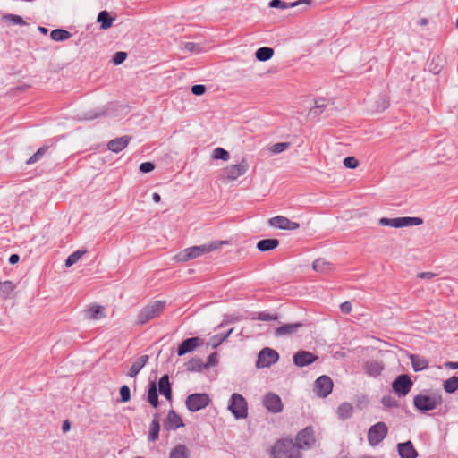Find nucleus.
Wrapping results in <instances>:
<instances>
[{
  "label": "nucleus",
  "mask_w": 458,
  "mask_h": 458,
  "mask_svg": "<svg viewBox=\"0 0 458 458\" xmlns=\"http://www.w3.org/2000/svg\"><path fill=\"white\" fill-rule=\"evenodd\" d=\"M222 244L223 242H211L207 244L186 248L183 250L180 251L174 257V259L178 262H186L198 257H201L207 253L212 252L217 250Z\"/></svg>",
  "instance_id": "f257e3e1"
},
{
  "label": "nucleus",
  "mask_w": 458,
  "mask_h": 458,
  "mask_svg": "<svg viewBox=\"0 0 458 458\" xmlns=\"http://www.w3.org/2000/svg\"><path fill=\"white\" fill-rule=\"evenodd\" d=\"M271 458H302L294 442L291 439H279L271 448Z\"/></svg>",
  "instance_id": "f03ea898"
},
{
  "label": "nucleus",
  "mask_w": 458,
  "mask_h": 458,
  "mask_svg": "<svg viewBox=\"0 0 458 458\" xmlns=\"http://www.w3.org/2000/svg\"><path fill=\"white\" fill-rule=\"evenodd\" d=\"M165 307V301H155L145 306L138 314L137 323L144 325L149 320L156 318L161 315Z\"/></svg>",
  "instance_id": "7ed1b4c3"
},
{
  "label": "nucleus",
  "mask_w": 458,
  "mask_h": 458,
  "mask_svg": "<svg viewBox=\"0 0 458 458\" xmlns=\"http://www.w3.org/2000/svg\"><path fill=\"white\" fill-rule=\"evenodd\" d=\"M228 410L235 419H245L248 416V404L246 399L240 394L234 393L230 398Z\"/></svg>",
  "instance_id": "20e7f679"
},
{
  "label": "nucleus",
  "mask_w": 458,
  "mask_h": 458,
  "mask_svg": "<svg viewBox=\"0 0 458 458\" xmlns=\"http://www.w3.org/2000/svg\"><path fill=\"white\" fill-rule=\"evenodd\" d=\"M442 403L439 395L417 394L413 399L415 408L420 411H429L437 408Z\"/></svg>",
  "instance_id": "39448f33"
},
{
  "label": "nucleus",
  "mask_w": 458,
  "mask_h": 458,
  "mask_svg": "<svg viewBox=\"0 0 458 458\" xmlns=\"http://www.w3.org/2000/svg\"><path fill=\"white\" fill-rule=\"evenodd\" d=\"M388 433V428L383 421H379L371 426L368 431V441L371 446H376L381 443Z\"/></svg>",
  "instance_id": "423d86ee"
},
{
  "label": "nucleus",
  "mask_w": 458,
  "mask_h": 458,
  "mask_svg": "<svg viewBox=\"0 0 458 458\" xmlns=\"http://www.w3.org/2000/svg\"><path fill=\"white\" fill-rule=\"evenodd\" d=\"M210 403V398L208 394L205 393H195L187 396L185 404L187 409L195 412L201 409L206 408Z\"/></svg>",
  "instance_id": "0eeeda50"
},
{
  "label": "nucleus",
  "mask_w": 458,
  "mask_h": 458,
  "mask_svg": "<svg viewBox=\"0 0 458 458\" xmlns=\"http://www.w3.org/2000/svg\"><path fill=\"white\" fill-rule=\"evenodd\" d=\"M278 360L279 354L276 351L269 347H265L259 352L258 355L256 367L258 369L268 368L277 362Z\"/></svg>",
  "instance_id": "6e6552de"
},
{
  "label": "nucleus",
  "mask_w": 458,
  "mask_h": 458,
  "mask_svg": "<svg viewBox=\"0 0 458 458\" xmlns=\"http://www.w3.org/2000/svg\"><path fill=\"white\" fill-rule=\"evenodd\" d=\"M411 386L412 381L406 374L397 376L392 383L394 392L400 397L407 395Z\"/></svg>",
  "instance_id": "1a4fd4ad"
},
{
  "label": "nucleus",
  "mask_w": 458,
  "mask_h": 458,
  "mask_svg": "<svg viewBox=\"0 0 458 458\" xmlns=\"http://www.w3.org/2000/svg\"><path fill=\"white\" fill-rule=\"evenodd\" d=\"M249 169L246 160L242 159L241 163L228 165L223 170V177L228 181H234L243 175Z\"/></svg>",
  "instance_id": "9d476101"
},
{
  "label": "nucleus",
  "mask_w": 458,
  "mask_h": 458,
  "mask_svg": "<svg viewBox=\"0 0 458 458\" xmlns=\"http://www.w3.org/2000/svg\"><path fill=\"white\" fill-rule=\"evenodd\" d=\"M316 439L313 429L310 427L305 428L296 436L295 445L300 449H310L315 445Z\"/></svg>",
  "instance_id": "9b49d317"
},
{
  "label": "nucleus",
  "mask_w": 458,
  "mask_h": 458,
  "mask_svg": "<svg viewBox=\"0 0 458 458\" xmlns=\"http://www.w3.org/2000/svg\"><path fill=\"white\" fill-rule=\"evenodd\" d=\"M263 404L272 413H279L283 411V403L280 396L275 393H268L263 397Z\"/></svg>",
  "instance_id": "f8f14e48"
},
{
  "label": "nucleus",
  "mask_w": 458,
  "mask_h": 458,
  "mask_svg": "<svg viewBox=\"0 0 458 458\" xmlns=\"http://www.w3.org/2000/svg\"><path fill=\"white\" fill-rule=\"evenodd\" d=\"M268 225L272 227L282 230H296L300 228V224L291 221L284 216H276L268 220Z\"/></svg>",
  "instance_id": "ddd939ff"
},
{
  "label": "nucleus",
  "mask_w": 458,
  "mask_h": 458,
  "mask_svg": "<svg viewBox=\"0 0 458 458\" xmlns=\"http://www.w3.org/2000/svg\"><path fill=\"white\" fill-rule=\"evenodd\" d=\"M333 389V381L328 376H320L315 381V391L320 397H327Z\"/></svg>",
  "instance_id": "4468645a"
},
{
  "label": "nucleus",
  "mask_w": 458,
  "mask_h": 458,
  "mask_svg": "<svg viewBox=\"0 0 458 458\" xmlns=\"http://www.w3.org/2000/svg\"><path fill=\"white\" fill-rule=\"evenodd\" d=\"M203 344V340L199 337H191L183 340L181 344L178 346L177 354L179 356H183L186 353H189L194 351L197 347L201 346Z\"/></svg>",
  "instance_id": "2eb2a0df"
},
{
  "label": "nucleus",
  "mask_w": 458,
  "mask_h": 458,
  "mask_svg": "<svg viewBox=\"0 0 458 458\" xmlns=\"http://www.w3.org/2000/svg\"><path fill=\"white\" fill-rule=\"evenodd\" d=\"M293 364L302 368L315 362L318 357L308 351H299L293 355Z\"/></svg>",
  "instance_id": "dca6fc26"
},
{
  "label": "nucleus",
  "mask_w": 458,
  "mask_h": 458,
  "mask_svg": "<svg viewBox=\"0 0 458 458\" xmlns=\"http://www.w3.org/2000/svg\"><path fill=\"white\" fill-rule=\"evenodd\" d=\"M163 426L166 430H176L184 426L182 419L174 410H170L164 420Z\"/></svg>",
  "instance_id": "f3484780"
},
{
  "label": "nucleus",
  "mask_w": 458,
  "mask_h": 458,
  "mask_svg": "<svg viewBox=\"0 0 458 458\" xmlns=\"http://www.w3.org/2000/svg\"><path fill=\"white\" fill-rule=\"evenodd\" d=\"M302 327L303 323L301 322L284 324L275 329V336L283 337L293 335L296 334Z\"/></svg>",
  "instance_id": "a211bd4d"
},
{
  "label": "nucleus",
  "mask_w": 458,
  "mask_h": 458,
  "mask_svg": "<svg viewBox=\"0 0 458 458\" xmlns=\"http://www.w3.org/2000/svg\"><path fill=\"white\" fill-rule=\"evenodd\" d=\"M397 451L401 458H416L418 456V452L410 440L404 443H399L397 445Z\"/></svg>",
  "instance_id": "6ab92c4d"
},
{
  "label": "nucleus",
  "mask_w": 458,
  "mask_h": 458,
  "mask_svg": "<svg viewBox=\"0 0 458 458\" xmlns=\"http://www.w3.org/2000/svg\"><path fill=\"white\" fill-rule=\"evenodd\" d=\"M131 140L130 136H123L111 140L107 144V148L114 153H119L124 149Z\"/></svg>",
  "instance_id": "aec40b11"
},
{
  "label": "nucleus",
  "mask_w": 458,
  "mask_h": 458,
  "mask_svg": "<svg viewBox=\"0 0 458 458\" xmlns=\"http://www.w3.org/2000/svg\"><path fill=\"white\" fill-rule=\"evenodd\" d=\"M148 360V355H141L139 357L130 368L127 376L130 377H135L140 373L141 369L147 364Z\"/></svg>",
  "instance_id": "412c9836"
},
{
  "label": "nucleus",
  "mask_w": 458,
  "mask_h": 458,
  "mask_svg": "<svg viewBox=\"0 0 458 458\" xmlns=\"http://www.w3.org/2000/svg\"><path fill=\"white\" fill-rule=\"evenodd\" d=\"M16 285L10 280L0 282V299L5 301L13 297Z\"/></svg>",
  "instance_id": "4be33fe9"
},
{
  "label": "nucleus",
  "mask_w": 458,
  "mask_h": 458,
  "mask_svg": "<svg viewBox=\"0 0 458 458\" xmlns=\"http://www.w3.org/2000/svg\"><path fill=\"white\" fill-rule=\"evenodd\" d=\"M158 391L163 394L168 401L172 400V389L169 382L168 375H164L158 381Z\"/></svg>",
  "instance_id": "5701e85b"
},
{
  "label": "nucleus",
  "mask_w": 458,
  "mask_h": 458,
  "mask_svg": "<svg viewBox=\"0 0 458 458\" xmlns=\"http://www.w3.org/2000/svg\"><path fill=\"white\" fill-rule=\"evenodd\" d=\"M364 369L367 375L376 377L382 373L384 366L379 361L371 360L365 363Z\"/></svg>",
  "instance_id": "b1692460"
},
{
  "label": "nucleus",
  "mask_w": 458,
  "mask_h": 458,
  "mask_svg": "<svg viewBox=\"0 0 458 458\" xmlns=\"http://www.w3.org/2000/svg\"><path fill=\"white\" fill-rule=\"evenodd\" d=\"M379 225L383 226H391L394 228L406 227L405 216L396 218L383 217L379 219Z\"/></svg>",
  "instance_id": "393cba45"
},
{
  "label": "nucleus",
  "mask_w": 458,
  "mask_h": 458,
  "mask_svg": "<svg viewBox=\"0 0 458 458\" xmlns=\"http://www.w3.org/2000/svg\"><path fill=\"white\" fill-rule=\"evenodd\" d=\"M191 452L185 445H176L171 449L169 458H190Z\"/></svg>",
  "instance_id": "a878e982"
},
{
  "label": "nucleus",
  "mask_w": 458,
  "mask_h": 458,
  "mask_svg": "<svg viewBox=\"0 0 458 458\" xmlns=\"http://www.w3.org/2000/svg\"><path fill=\"white\" fill-rule=\"evenodd\" d=\"M279 245V241L277 239H263L258 242L257 249L259 251L265 252L269 251Z\"/></svg>",
  "instance_id": "bb28decb"
},
{
  "label": "nucleus",
  "mask_w": 458,
  "mask_h": 458,
  "mask_svg": "<svg viewBox=\"0 0 458 458\" xmlns=\"http://www.w3.org/2000/svg\"><path fill=\"white\" fill-rule=\"evenodd\" d=\"M409 357L411 361L412 369H414V371H421L428 368V363L425 358L417 354H411Z\"/></svg>",
  "instance_id": "cd10ccee"
},
{
  "label": "nucleus",
  "mask_w": 458,
  "mask_h": 458,
  "mask_svg": "<svg viewBox=\"0 0 458 458\" xmlns=\"http://www.w3.org/2000/svg\"><path fill=\"white\" fill-rule=\"evenodd\" d=\"M160 431V424L157 414H155L153 420L149 426L148 441L154 442L158 439Z\"/></svg>",
  "instance_id": "c85d7f7f"
},
{
  "label": "nucleus",
  "mask_w": 458,
  "mask_h": 458,
  "mask_svg": "<svg viewBox=\"0 0 458 458\" xmlns=\"http://www.w3.org/2000/svg\"><path fill=\"white\" fill-rule=\"evenodd\" d=\"M337 415L341 420H346L352 416L353 406L349 403H343L337 408Z\"/></svg>",
  "instance_id": "c756f323"
},
{
  "label": "nucleus",
  "mask_w": 458,
  "mask_h": 458,
  "mask_svg": "<svg viewBox=\"0 0 458 458\" xmlns=\"http://www.w3.org/2000/svg\"><path fill=\"white\" fill-rule=\"evenodd\" d=\"M114 18L111 17L108 12L101 11L98 15V22L100 23V28L102 30L109 29L114 21Z\"/></svg>",
  "instance_id": "7c9ffc66"
},
{
  "label": "nucleus",
  "mask_w": 458,
  "mask_h": 458,
  "mask_svg": "<svg viewBox=\"0 0 458 458\" xmlns=\"http://www.w3.org/2000/svg\"><path fill=\"white\" fill-rule=\"evenodd\" d=\"M148 402L154 407L157 408L159 404L157 388L155 382H150L148 385Z\"/></svg>",
  "instance_id": "2f4dec72"
},
{
  "label": "nucleus",
  "mask_w": 458,
  "mask_h": 458,
  "mask_svg": "<svg viewBox=\"0 0 458 458\" xmlns=\"http://www.w3.org/2000/svg\"><path fill=\"white\" fill-rule=\"evenodd\" d=\"M185 369L187 371H200L205 368V365L200 358L195 357L185 363Z\"/></svg>",
  "instance_id": "473e14b6"
},
{
  "label": "nucleus",
  "mask_w": 458,
  "mask_h": 458,
  "mask_svg": "<svg viewBox=\"0 0 458 458\" xmlns=\"http://www.w3.org/2000/svg\"><path fill=\"white\" fill-rule=\"evenodd\" d=\"M273 55H274V50L271 47H259L255 53L256 58L259 61H262V62L269 60L273 56Z\"/></svg>",
  "instance_id": "72a5a7b5"
},
{
  "label": "nucleus",
  "mask_w": 458,
  "mask_h": 458,
  "mask_svg": "<svg viewBox=\"0 0 458 458\" xmlns=\"http://www.w3.org/2000/svg\"><path fill=\"white\" fill-rule=\"evenodd\" d=\"M313 269L317 272L326 273L332 269V264L324 259H318L313 262Z\"/></svg>",
  "instance_id": "f704fd0d"
},
{
  "label": "nucleus",
  "mask_w": 458,
  "mask_h": 458,
  "mask_svg": "<svg viewBox=\"0 0 458 458\" xmlns=\"http://www.w3.org/2000/svg\"><path fill=\"white\" fill-rule=\"evenodd\" d=\"M86 316L91 319H98L104 317V309L102 306L94 305L86 310Z\"/></svg>",
  "instance_id": "c9c22d12"
},
{
  "label": "nucleus",
  "mask_w": 458,
  "mask_h": 458,
  "mask_svg": "<svg viewBox=\"0 0 458 458\" xmlns=\"http://www.w3.org/2000/svg\"><path fill=\"white\" fill-rule=\"evenodd\" d=\"M71 33L63 29L53 30L50 33V37L54 41H64L71 38Z\"/></svg>",
  "instance_id": "e433bc0d"
},
{
  "label": "nucleus",
  "mask_w": 458,
  "mask_h": 458,
  "mask_svg": "<svg viewBox=\"0 0 458 458\" xmlns=\"http://www.w3.org/2000/svg\"><path fill=\"white\" fill-rule=\"evenodd\" d=\"M444 389L446 393L452 394L458 389V377L453 376L444 383Z\"/></svg>",
  "instance_id": "4c0bfd02"
},
{
  "label": "nucleus",
  "mask_w": 458,
  "mask_h": 458,
  "mask_svg": "<svg viewBox=\"0 0 458 458\" xmlns=\"http://www.w3.org/2000/svg\"><path fill=\"white\" fill-rule=\"evenodd\" d=\"M85 253H86V250H79L74 251L73 253L69 255L68 258L66 259L65 266L67 267H72V265L77 263Z\"/></svg>",
  "instance_id": "58836bf2"
},
{
  "label": "nucleus",
  "mask_w": 458,
  "mask_h": 458,
  "mask_svg": "<svg viewBox=\"0 0 458 458\" xmlns=\"http://www.w3.org/2000/svg\"><path fill=\"white\" fill-rule=\"evenodd\" d=\"M49 147L48 146H43L41 148H39L37 152L35 154H33L27 161H26V164L27 165H31V164H35L37 163L38 161H39L44 156L45 154L47 153V151L48 150Z\"/></svg>",
  "instance_id": "ea45409f"
},
{
  "label": "nucleus",
  "mask_w": 458,
  "mask_h": 458,
  "mask_svg": "<svg viewBox=\"0 0 458 458\" xmlns=\"http://www.w3.org/2000/svg\"><path fill=\"white\" fill-rule=\"evenodd\" d=\"M304 2V0H299L297 2L287 4L286 2H284L282 0H271L269 2V6L271 8H281V9H286L289 6L293 7L298 5L300 3Z\"/></svg>",
  "instance_id": "a19ab883"
},
{
  "label": "nucleus",
  "mask_w": 458,
  "mask_h": 458,
  "mask_svg": "<svg viewBox=\"0 0 458 458\" xmlns=\"http://www.w3.org/2000/svg\"><path fill=\"white\" fill-rule=\"evenodd\" d=\"M290 147V142H278L269 147V151L273 154H279L287 150Z\"/></svg>",
  "instance_id": "79ce46f5"
},
{
  "label": "nucleus",
  "mask_w": 458,
  "mask_h": 458,
  "mask_svg": "<svg viewBox=\"0 0 458 458\" xmlns=\"http://www.w3.org/2000/svg\"><path fill=\"white\" fill-rule=\"evenodd\" d=\"M212 157L214 159H220L227 161L230 157L229 152L222 148H216L213 150Z\"/></svg>",
  "instance_id": "37998d69"
},
{
  "label": "nucleus",
  "mask_w": 458,
  "mask_h": 458,
  "mask_svg": "<svg viewBox=\"0 0 458 458\" xmlns=\"http://www.w3.org/2000/svg\"><path fill=\"white\" fill-rule=\"evenodd\" d=\"M3 19L5 20V21H10V22H12L13 24H15V25H20V26L27 25L25 21L20 15L5 14V15L3 16Z\"/></svg>",
  "instance_id": "c03bdc74"
},
{
  "label": "nucleus",
  "mask_w": 458,
  "mask_h": 458,
  "mask_svg": "<svg viewBox=\"0 0 458 458\" xmlns=\"http://www.w3.org/2000/svg\"><path fill=\"white\" fill-rule=\"evenodd\" d=\"M181 49L186 50L190 53H199L201 47L199 44L194 42H184L181 44Z\"/></svg>",
  "instance_id": "a18cd8bd"
},
{
  "label": "nucleus",
  "mask_w": 458,
  "mask_h": 458,
  "mask_svg": "<svg viewBox=\"0 0 458 458\" xmlns=\"http://www.w3.org/2000/svg\"><path fill=\"white\" fill-rule=\"evenodd\" d=\"M382 404L386 408H394L398 406L397 400L391 395H385L381 400Z\"/></svg>",
  "instance_id": "49530a36"
},
{
  "label": "nucleus",
  "mask_w": 458,
  "mask_h": 458,
  "mask_svg": "<svg viewBox=\"0 0 458 458\" xmlns=\"http://www.w3.org/2000/svg\"><path fill=\"white\" fill-rule=\"evenodd\" d=\"M131 399V391L128 386L124 385L120 388V401L126 403Z\"/></svg>",
  "instance_id": "de8ad7c7"
},
{
  "label": "nucleus",
  "mask_w": 458,
  "mask_h": 458,
  "mask_svg": "<svg viewBox=\"0 0 458 458\" xmlns=\"http://www.w3.org/2000/svg\"><path fill=\"white\" fill-rule=\"evenodd\" d=\"M252 319H258L261 321H271V320H276L277 315H272L266 312H260L257 317H253Z\"/></svg>",
  "instance_id": "09e8293b"
},
{
  "label": "nucleus",
  "mask_w": 458,
  "mask_h": 458,
  "mask_svg": "<svg viewBox=\"0 0 458 458\" xmlns=\"http://www.w3.org/2000/svg\"><path fill=\"white\" fill-rule=\"evenodd\" d=\"M343 164L347 168L354 169L358 166L359 162L354 157H347L344 159Z\"/></svg>",
  "instance_id": "8fccbe9b"
},
{
  "label": "nucleus",
  "mask_w": 458,
  "mask_h": 458,
  "mask_svg": "<svg viewBox=\"0 0 458 458\" xmlns=\"http://www.w3.org/2000/svg\"><path fill=\"white\" fill-rule=\"evenodd\" d=\"M127 54L125 52H117L114 55L113 62L114 64H121L125 61Z\"/></svg>",
  "instance_id": "3c124183"
},
{
  "label": "nucleus",
  "mask_w": 458,
  "mask_h": 458,
  "mask_svg": "<svg viewBox=\"0 0 458 458\" xmlns=\"http://www.w3.org/2000/svg\"><path fill=\"white\" fill-rule=\"evenodd\" d=\"M192 94L201 96L206 92V87L202 84H196L191 87Z\"/></svg>",
  "instance_id": "603ef678"
},
{
  "label": "nucleus",
  "mask_w": 458,
  "mask_h": 458,
  "mask_svg": "<svg viewBox=\"0 0 458 458\" xmlns=\"http://www.w3.org/2000/svg\"><path fill=\"white\" fill-rule=\"evenodd\" d=\"M406 226L420 225L423 223V220L420 217H409L405 216Z\"/></svg>",
  "instance_id": "864d4df0"
},
{
  "label": "nucleus",
  "mask_w": 458,
  "mask_h": 458,
  "mask_svg": "<svg viewBox=\"0 0 458 458\" xmlns=\"http://www.w3.org/2000/svg\"><path fill=\"white\" fill-rule=\"evenodd\" d=\"M155 168V165L151 162H144L140 165V171L142 173H149L153 171Z\"/></svg>",
  "instance_id": "5fc2aeb1"
},
{
  "label": "nucleus",
  "mask_w": 458,
  "mask_h": 458,
  "mask_svg": "<svg viewBox=\"0 0 458 458\" xmlns=\"http://www.w3.org/2000/svg\"><path fill=\"white\" fill-rule=\"evenodd\" d=\"M217 364V354L216 352H213L211 353L208 357V361L207 363H204L205 365V368H209L211 366H215Z\"/></svg>",
  "instance_id": "6e6d98bb"
},
{
  "label": "nucleus",
  "mask_w": 458,
  "mask_h": 458,
  "mask_svg": "<svg viewBox=\"0 0 458 458\" xmlns=\"http://www.w3.org/2000/svg\"><path fill=\"white\" fill-rule=\"evenodd\" d=\"M340 310L344 314H349L352 311V303L344 301L340 305Z\"/></svg>",
  "instance_id": "4d7b16f0"
},
{
  "label": "nucleus",
  "mask_w": 458,
  "mask_h": 458,
  "mask_svg": "<svg viewBox=\"0 0 458 458\" xmlns=\"http://www.w3.org/2000/svg\"><path fill=\"white\" fill-rule=\"evenodd\" d=\"M435 276V274L432 272H421L418 274V277L422 279H430Z\"/></svg>",
  "instance_id": "13d9d810"
},
{
  "label": "nucleus",
  "mask_w": 458,
  "mask_h": 458,
  "mask_svg": "<svg viewBox=\"0 0 458 458\" xmlns=\"http://www.w3.org/2000/svg\"><path fill=\"white\" fill-rule=\"evenodd\" d=\"M445 368L452 369H458V362L454 361H448L445 364Z\"/></svg>",
  "instance_id": "bf43d9fd"
},
{
  "label": "nucleus",
  "mask_w": 458,
  "mask_h": 458,
  "mask_svg": "<svg viewBox=\"0 0 458 458\" xmlns=\"http://www.w3.org/2000/svg\"><path fill=\"white\" fill-rule=\"evenodd\" d=\"M20 259V257L18 254H12L9 258L10 264H16Z\"/></svg>",
  "instance_id": "052dcab7"
},
{
  "label": "nucleus",
  "mask_w": 458,
  "mask_h": 458,
  "mask_svg": "<svg viewBox=\"0 0 458 458\" xmlns=\"http://www.w3.org/2000/svg\"><path fill=\"white\" fill-rule=\"evenodd\" d=\"M70 428H71V425H70L69 420H64L62 425V430L64 432H67L68 430H70Z\"/></svg>",
  "instance_id": "680f3d73"
},
{
  "label": "nucleus",
  "mask_w": 458,
  "mask_h": 458,
  "mask_svg": "<svg viewBox=\"0 0 458 458\" xmlns=\"http://www.w3.org/2000/svg\"><path fill=\"white\" fill-rule=\"evenodd\" d=\"M233 332V328H231L227 333L220 335V339L218 341V344L225 341L229 335L230 334Z\"/></svg>",
  "instance_id": "e2e57ef3"
},
{
  "label": "nucleus",
  "mask_w": 458,
  "mask_h": 458,
  "mask_svg": "<svg viewBox=\"0 0 458 458\" xmlns=\"http://www.w3.org/2000/svg\"><path fill=\"white\" fill-rule=\"evenodd\" d=\"M152 199L157 203L161 200V197L157 192H154L152 195Z\"/></svg>",
  "instance_id": "0e129e2a"
},
{
  "label": "nucleus",
  "mask_w": 458,
  "mask_h": 458,
  "mask_svg": "<svg viewBox=\"0 0 458 458\" xmlns=\"http://www.w3.org/2000/svg\"><path fill=\"white\" fill-rule=\"evenodd\" d=\"M325 106H326V105H325L324 103H320V101H319V100H317V101L315 102V107H316V108H323V107H325Z\"/></svg>",
  "instance_id": "69168bd1"
},
{
  "label": "nucleus",
  "mask_w": 458,
  "mask_h": 458,
  "mask_svg": "<svg viewBox=\"0 0 458 458\" xmlns=\"http://www.w3.org/2000/svg\"><path fill=\"white\" fill-rule=\"evenodd\" d=\"M38 30H39L42 34H47V31H48L47 28H45V27H41V26H39V27H38Z\"/></svg>",
  "instance_id": "338daca9"
},
{
  "label": "nucleus",
  "mask_w": 458,
  "mask_h": 458,
  "mask_svg": "<svg viewBox=\"0 0 458 458\" xmlns=\"http://www.w3.org/2000/svg\"><path fill=\"white\" fill-rule=\"evenodd\" d=\"M426 24H428V20L425 19V18L421 19L420 20V25H426Z\"/></svg>",
  "instance_id": "774afa93"
}]
</instances>
